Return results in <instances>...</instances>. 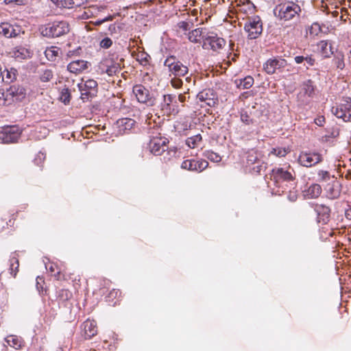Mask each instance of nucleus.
<instances>
[{
    "mask_svg": "<svg viewBox=\"0 0 351 351\" xmlns=\"http://www.w3.org/2000/svg\"><path fill=\"white\" fill-rule=\"evenodd\" d=\"M271 180L274 182L278 192L285 193L291 191L296 186L295 177L289 170L283 168L273 169L271 173Z\"/></svg>",
    "mask_w": 351,
    "mask_h": 351,
    "instance_id": "f257e3e1",
    "label": "nucleus"
},
{
    "mask_svg": "<svg viewBox=\"0 0 351 351\" xmlns=\"http://www.w3.org/2000/svg\"><path fill=\"white\" fill-rule=\"evenodd\" d=\"M40 34L47 38H58L68 34L70 31L69 23L65 21H56L41 25Z\"/></svg>",
    "mask_w": 351,
    "mask_h": 351,
    "instance_id": "f03ea898",
    "label": "nucleus"
},
{
    "mask_svg": "<svg viewBox=\"0 0 351 351\" xmlns=\"http://www.w3.org/2000/svg\"><path fill=\"white\" fill-rule=\"evenodd\" d=\"M301 11L300 7L294 3L281 4L275 10V15L281 20L289 21L293 19Z\"/></svg>",
    "mask_w": 351,
    "mask_h": 351,
    "instance_id": "7ed1b4c3",
    "label": "nucleus"
},
{
    "mask_svg": "<svg viewBox=\"0 0 351 351\" xmlns=\"http://www.w3.org/2000/svg\"><path fill=\"white\" fill-rule=\"evenodd\" d=\"M249 39L257 38L263 32V23L258 16L249 17L244 25Z\"/></svg>",
    "mask_w": 351,
    "mask_h": 351,
    "instance_id": "20e7f679",
    "label": "nucleus"
},
{
    "mask_svg": "<svg viewBox=\"0 0 351 351\" xmlns=\"http://www.w3.org/2000/svg\"><path fill=\"white\" fill-rule=\"evenodd\" d=\"M20 136L21 132L16 125H5L0 128V142L2 143H15Z\"/></svg>",
    "mask_w": 351,
    "mask_h": 351,
    "instance_id": "39448f33",
    "label": "nucleus"
},
{
    "mask_svg": "<svg viewBox=\"0 0 351 351\" xmlns=\"http://www.w3.org/2000/svg\"><path fill=\"white\" fill-rule=\"evenodd\" d=\"M164 64L165 66L168 67L171 74L176 77L184 76L189 71L188 67L184 65L181 62L176 61L173 56L167 58Z\"/></svg>",
    "mask_w": 351,
    "mask_h": 351,
    "instance_id": "423d86ee",
    "label": "nucleus"
},
{
    "mask_svg": "<svg viewBox=\"0 0 351 351\" xmlns=\"http://www.w3.org/2000/svg\"><path fill=\"white\" fill-rule=\"evenodd\" d=\"M332 112L337 118L343 119L344 121H351V99H343L339 106L332 107Z\"/></svg>",
    "mask_w": 351,
    "mask_h": 351,
    "instance_id": "0eeeda50",
    "label": "nucleus"
},
{
    "mask_svg": "<svg viewBox=\"0 0 351 351\" xmlns=\"http://www.w3.org/2000/svg\"><path fill=\"white\" fill-rule=\"evenodd\" d=\"M77 87L81 93V99L88 100L95 95L97 82L94 80H88L85 82L79 83Z\"/></svg>",
    "mask_w": 351,
    "mask_h": 351,
    "instance_id": "6e6552de",
    "label": "nucleus"
},
{
    "mask_svg": "<svg viewBox=\"0 0 351 351\" xmlns=\"http://www.w3.org/2000/svg\"><path fill=\"white\" fill-rule=\"evenodd\" d=\"M133 93L140 103L146 104L148 106H154L155 99L151 96L149 91L141 84H136L133 87Z\"/></svg>",
    "mask_w": 351,
    "mask_h": 351,
    "instance_id": "1a4fd4ad",
    "label": "nucleus"
},
{
    "mask_svg": "<svg viewBox=\"0 0 351 351\" xmlns=\"http://www.w3.org/2000/svg\"><path fill=\"white\" fill-rule=\"evenodd\" d=\"M315 95V86L311 80L304 82L302 84V91L298 94V101L301 104H307L308 98H312Z\"/></svg>",
    "mask_w": 351,
    "mask_h": 351,
    "instance_id": "9d476101",
    "label": "nucleus"
},
{
    "mask_svg": "<svg viewBox=\"0 0 351 351\" xmlns=\"http://www.w3.org/2000/svg\"><path fill=\"white\" fill-rule=\"evenodd\" d=\"M322 160V156L316 152H302L298 158L299 163L306 167H313Z\"/></svg>",
    "mask_w": 351,
    "mask_h": 351,
    "instance_id": "9b49d317",
    "label": "nucleus"
},
{
    "mask_svg": "<svg viewBox=\"0 0 351 351\" xmlns=\"http://www.w3.org/2000/svg\"><path fill=\"white\" fill-rule=\"evenodd\" d=\"M287 64V60L282 58H269L264 63L263 69L267 74L272 75L277 70L285 68Z\"/></svg>",
    "mask_w": 351,
    "mask_h": 351,
    "instance_id": "f8f14e48",
    "label": "nucleus"
},
{
    "mask_svg": "<svg viewBox=\"0 0 351 351\" xmlns=\"http://www.w3.org/2000/svg\"><path fill=\"white\" fill-rule=\"evenodd\" d=\"M226 40L217 36V35H210L204 40L203 47L208 49L210 47L212 50L217 51L221 49L226 45Z\"/></svg>",
    "mask_w": 351,
    "mask_h": 351,
    "instance_id": "ddd939ff",
    "label": "nucleus"
},
{
    "mask_svg": "<svg viewBox=\"0 0 351 351\" xmlns=\"http://www.w3.org/2000/svg\"><path fill=\"white\" fill-rule=\"evenodd\" d=\"M167 138H156L150 141L149 149L152 154L156 156L161 155L167 149Z\"/></svg>",
    "mask_w": 351,
    "mask_h": 351,
    "instance_id": "4468645a",
    "label": "nucleus"
},
{
    "mask_svg": "<svg viewBox=\"0 0 351 351\" xmlns=\"http://www.w3.org/2000/svg\"><path fill=\"white\" fill-rule=\"evenodd\" d=\"M197 97L210 107L215 106L218 101L215 93L211 89L203 90L197 94Z\"/></svg>",
    "mask_w": 351,
    "mask_h": 351,
    "instance_id": "2eb2a0df",
    "label": "nucleus"
},
{
    "mask_svg": "<svg viewBox=\"0 0 351 351\" xmlns=\"http://www.w3.org/2000/svg\"><path fill=\"white\" fill-rule=\"evenodd\" d=\"M21 32V27L19 25H13L8 23L0 25V34H3L7 38L16 37Z\"/></svg>",
    "mask_w": 351,
    "mask_h": 351,
    "instance_id": "dca6fc26",
    "label": "nucleus"
},
{
    "mask_svg": "<svg viewBox=\"0 0 351 351\" xmlns=\"http://www.w3.org/2000/svg\"><path fill=\"white\" fill-rule=\"evenodd\" d=\"M81 328L85 339H90L97 333L96 322L94 320H86L82 324Z\"/></svg>",
    "mask_w": 351,
    "mask_h": 351,
    "instance_id": "f3484780",
    "label": "nucleus"
},
{
    "mask_svg": "<svg viewBox=\"0 0 351 351\" xmlns=\"http://www.w3.org/2000/svg\"><path fill=\"white\" fill-rule=\"evenodd\" d=\"M89 63L83 60H74L70 62L67 66L69 71L73 73H80L88 67Z\"/></svg>",
    "mask_w": 351,
    "mask_h": 351,
    "instance_id": "a211bd4d",
    "label": "nucleus"
},
{
    "mask_svg": "<svg viewBox=\"0 0 351 351\" xmlns=\"http://www.w3.org/2000/svg\"><path fill=\"white\" fill-rule=\"evenodd\" d=\"M26 95L25 89L19 85L10 86L9 88L6 90V97H15L16 100L22 99Z\"/></svg>",
    "mask_w": 351,
    "mask_h": 351,
    "instance_id": "6ab92c4d",
    "label": "nucleus"
},
{
    "mask_svg": "<svg viewBox=\"0 0 351 351\" xmlns=\"http://www.w3.org/2000/svg\"><path fill=\"white\" fill-rule=\"evenodd\" d=\"M332 183H329L326 186V190L327 192L328 197L330 199H336L340 195V184L335 179V177H332Z\"/></svg>",
    "mask_w": 351,
    "mask_h": 351,
    "instance_id": "aec40b11",
    "label": "nucleus"
},
{
    "mask_svg": "<svg viewBox=\"0 0 351 351\" xmlns=\"http://www.w3.org/2000/svg\"><path fill=\"white\" fill-rule=\"evenodd\" d=\"M135 124V121L130 118L120 119L117 121V125L120 133H125L130 130Z\"/></svg>",
    "mask_w": 351,
    "mask_h": 351,
    "instance_id": "412c9836",
    "label": "nucleus"
},
{
    "mask_svg": "<svg viewBox=\"0 0 351 351\" xmlns=\"http://www.w3.org/2000/svg\"><path fill=\"white\" fill-rule=\"evenodd\" d=\"M318 47L324 58H329L330 56L333 53L331 45H328V42L326 40L320 41L318 43Z\"/></svg>",
    "mask_w": 351,
    "mask_h": 351,
    "instance_id": "4be33fe9",
    "label": "nucleus"
},
{
    "mask_svg": "<svg viewBox=\"0 0 351 351\" xmlns=\"http://www.w3.org/2000/svg\"><path fill=\"white\" fill-rule=\"evenodd\" d=\"M237 86L241 89H248L254 84V78L251 76H247L243 79L236 81Z\"/></svg>",
    "mask_w": 351,
    "mask_h": 351,
    "instance_id": "5701e85b",
    "label": "nucleus"
},
{
    "mask_svg": "<svg viewBox=\"0 0 351 351\" xmlns=\"http://www.w3.org/2000/svg\"><path fill=\"white\" fill-rule=\"evenodd\" d=\"M123 59L121 58L120 60V62H123ZM121 69V62H114L112 61L111 64L110 65L107 66L106 72L108 75L111 76V75L116 74L117 72L120 71Z\"/></svg>",
    "mask_w": 351,
    "mask_h": 351,
    "instance_id": "b1692460",
    "label": "nucleus"
},
{
    "mask_svg": "<svg viewBox=\"0 0 351 351\" xmlns=\"http://www.w3.org/2000/svg\"><path fill=\"white\" fill-rule=\"evenodd\" d=\"M173 103H176V95H165L163 96V102L162 103V110H165L167 111L170 110V106Z\"/></svg>",
    "mask_w": 351,
    "mask_h": 351,
    "instance_id": "393cba45",
    "label": "nucleus"
},
{
    "mask_svg": "<svg viewBox=\"0 0 351 351\" xmlns=\"http://www.w3.org/2000/svg\"><path fill=\"white\" fill-rule=\"evenodd\" d=\"M60 49L56 47L47 48L45 51V55L48 60L55 61L58 56Z\"/></svg>",
    "mask_w": 351,
    "mask_h": 351,
    "instance_id": "a878e982",
    "label": "nucleus"
},
{
    "mask_svg": "<svg viewBox=\"0 0 351 351\" xmlns=\"http://www.w3.org/2000/svg\"><path fill=\"white\" fill-rule=\"evenodd\" d=\"M322 192L321 186L317 184H313L307 190V195L311 198H316L319 196Z\"/></svg>",
    "mask_w": 351,
    "mask_h": 351,
    "instance_id": "bb28decb",
    "label": "nucleus"
},
{
    "mask_svg": "<svg viewBox=\"0 0 351 351\" xmlns=\"http://www.w3.org/2000/svg\"><path fill=\"white\" fill-rule=\"evenodd\" d=\"M5 340L10 346L13 347L15 349H19L21 347L22 341L16 336L10 335L5 339Z\"/></svg>",
    "mask_w": 351,
    "mask_h": 351,
    "instance_id": "cd10ccee",
    "label": "nucleus"
},
{
    "mask_svg": "<svg viewBox=\"0 0 351 351\" xmlns=\"http://www.w3.org/2000/svg\"><path fill=\"white\" fill-rule=\"evenodd\" d=\"M16 70L11 69L10 71L5 69L2 75V80L5 82L9 83L12 82L16 78Z\"/></svg>",
    "mask_w": 351,
    "mask_h": 351,
    "instance_id": "c85d7f7f",
    "label": "nucleus"
},
{
    "mask_svg": "<svg viewBox=\"0 0 351 351\" xmlns=\"http://www.w3.org/2000/svg\"><path fill=\"white\" fill-rule=\"evenodd\" d=\"M202 29L200 28H197L189 33L188 38L191 42L197 43L199 42V38L202 36Z\"/></svg>",
    "mask_w": 351,
    "mask_h": 351,
    "instance_id": "c756f323",
    "label": "nucleus"
},
{
    "mask_svg": "<svg viewBox=\"0 0 351 351\" xmlns=\"http://www.w3.org/2000/svg\"><path fill=\"white\" fill-rule=\"evenodd\" d=\"M202 138L201 134H197L191 137H189L186 140V144L191 148H195L197 146L198 143L201 142Z\"/></svg>",
    "mask_w": 351,
    "mask_h": 351,
    "instance_id": "7c9ffc66",
    "label": "nucleus"
},
{
    "mask_svg": "<svg viewBox=\"0 0 351 351\" xmlns=\"http://www.w3.org/2000/svg\"><path fill=\"white\" fill-rule=\"evenodd\" d=\"M181 168L189 171H196L195 160H184L181 164Z\"/></svg>",
    "mask_w": 351,
    "mask_h": 351,
    "instance_id": "2f4dec72",
    "label": "nucleus"
},
{
    "mask_svg": "<svg viewBox=\"0 0 351 351\" xmlns=\"http://www.w3.org/2000/svg\"><path fill=\"white\" fill-rule=\"evenodd\" d=\"M334 63L336 66L339 69H343L345 67L344 56L341 52H338L334 59Z\"/></svg>",
    "mask_w": 351,
    "mask_h": 351,
    "instance_id": "473e14b6",
    "label": "nucleus"
},
{
    "mask_svg": "<svg viewBox=\"0 0 351 351\" xmlns=\"http://www.w3.org/2000/svg\"><path fill=\"white\" fill-rule=\"evenodd\" d=\"M60 99L64 104H69L71 101V93L68 88L62 89Z\"/></svg>",
    "mask_w": 351,
    "mask_h": 351,
    "instance_id": "72a5a7b5",
    "label": "nucleus"
},
{
    "mask_svg": "<svg viewBox=\"0 0 351 351\" xmlns=\"http://www.w3.org/2000/svg\"><path fill=\"white\" fill-rule=\"evenodd\" d=\"M53 77V71L50 69H46L42 71L40 75V80L43 82H49Z\"/></svg>",
    "mask_w": 351,
    "mask_h": 351,
    "instance_id": "f704fd0d",
    "label": "nucleus"
},
{
    "mask_svg": "<svg viewBox=\"0 0 351 351\" xmlns=\"http://www.w3.org/2000/svg\"><path fill=\"white\" fill-rule=\"evenodd\" d=\"M204 156L208 160H210V161L215 162H218L221 161V156L218 154L215 153L213 151H206L204 153Z\"/></svg>",
    "mask_w": 351,
    "mask_h": 351,
    "instance_id": "c9c22d12",
    "label": "nucleus"
},
{
    "mask_svg": "<svg viewBox=\"0 0 351 351\" xmlns=\"http://www.w3.org/2000/svg\"><path fill=\"white\" fill-rule=\"evenodd\" d=\"M19 266V260L16 257H12L10 259V270H11V274L13 275L14 277L16 275V273L18 271V268Z\"/></svg>",
    "mask_w": 351,
    "mask_h": 351,
    "instance_id": "e433bc0d",
    "label": "nucleus"
},
{
    "mask_svg": "<svg viewBox=\"0 0 351 351\" xmlns=\"http://www.w3.org/2000/svg\"><path fill=\"white\" fill-rule=\"evenodd\" d=\"M195 165L197 168L196 171L200 172L207 168L208 162L205 160H195Z\"/></svg>",
    "mask_w": 351,
    "mask_h": 351,
    "instance_id": "4c0bfd02",
    "label": "nucleus"
},
{
    "mask_svg": "<svg viewBox=\"0 0 351 351\" xmlns=\"http://www.w3.org/2000/svg\"><path fill=\"white\" fill-rule=\"evenodd\" d=\"M318 180L319 182H322V181H328L329 180H330V176L329 174V173L326 171H323V170H320L318 172Z\"/></svg>",
    "mask_w": 351,
    "mask_h": 351,
    "instance_id": "58836bf2",
    "label": "nucleus"
},
{
    "mask_svg": "<svg viewBox=\"0 0 351 351\" xmlns=\"http://www.w3.org/2000/svg\"><path fill=\"white\" fill-rule=\"evenodd\" d=\"M321 31V26L317 23H313L309 29V32L312 35H317Z\"/></svg>",
    "mask_w": 351,
    "mask_h": 351,
    "instance_id": "ea45409f",
    "label": "nucleus"
},
{
    "mask_svg": "<svg viewBox=\"0 0 351 351\" xmlns=\"http://www.w3.org/2000/svg\"><path fill=\"white\" fill-rule=\"evenodd\" d=\"M71 3L72 0H60V2L58 3V7L69 9L73 8L74 7Z\"/></svg>",
    "mask_w": 351,
    "mask_h": 351,
    "instance_id": "a19ab883",
    "label": "nucleus"
},
{
    "mask_svg": "<svg viewBox=\"0 0 351 351\" xmlns=\"http://www.w3.org/2000/svg\"><path fill=\"white\" fill-rule=\"evenodd\" d=\"M112 45V41L109 38H104L103 40H101V41L100 43L101 47L104 48V49H108L109 47H111Z\"/></svg>",
    "mask_w": 351,
    "mask_h": 351,
    "instance_id": "79ce46f5",
    "label": "nucleus"
},
{
    "mask_svg": "<svg viewBox=\"0 0 351 351\" xmlns=\"http://www.w3.org/2000/svg\"><path fill=\"white\" fill-rule=\"evenodd\" d=\"M171 84L175 88H178L182 86V81L178 77L172 78L171 80Z\"/></svg>",
    "mask_w": 351,
    "mask_h": 351,
    "instance_id": "37998d69",
    "label": "nucleus"
},
{
    "mask_svg": "<svg viewBox=\"0 0 351 351\" xmlns=\"http://www.w3.org/2000/svg\"><path fill=\"white\" fill-rule=\"evenodd\" d=\"M241 120L243 123H244L246 125H250L253 123L252 119L250 118V117L246 112L241 113Z\"/></svg>",
    "mask_w": 351,
    "mask_h": 351,
    "instance_id": "c03bdc74",
    "label": "nucleus"
},
{
    "mask_svg": "<svg viewBox=\"0 0 351 351\" xmlns=\"http://www.w3.org/2000/svg\"><path fill=\"white\" fill-rule=\"evenodd\" d=\"M149 58H150V56L148 54L141 53V55L138 56V60L141 62V64H146L148 62Z\"/></svg>",
    "mask_w": 351,
    "mask_h": 351,
    "instance_id": "a18cd8bd",
    "label": "nucleus"
},
{
    "mask_svg": "<svg viewBox=\"0 0 351 351\" xmlns=\"http://www.w3.org/2000/svg\"><path fill=\"white\" fill-rule=\"evenodd\" d=\"M272 153L278 157H283L287 154L285 149L278 148L274 149Z\"/></svg>",
    "mask_w": 351,
    "mask_h": 351,
    "instance_id": "49530a36",
    "label": "nucleus"
},
{
    "mask_svg": "<svg viewBox=\"0 0 351 351\" xmlns=\"http://www.w3.org/2000/svg\"><path fill=\"white\" fill-rule=\"evenodd\" d=\"M8 97H6V92H3L0 90V105H5L8 101Z\"/></svg>",
    "mask_w": 351,
    "mask_h": 351,
    "instance_id": "de8ad7c7",
    "label": "nucleus"
},
{
    "mask_svg": "<svg viewBox=\"0 0 351 351\" xmlns=\"http://www.w3.org/2000/svg\"><path fill=\"white\" fill-rule=\"evenodd\" d=\"M189 25H190L189 23L187 22H185V21H182L178 23L179 27L180 29H182L184 31H186L190 29Z\"/></svg>",
    "mask_w": 351,
    "mask_h": 351,
    "instance_id": "09e8293b",
    "label": "nucleus"
},
{
    "mask_svg": "<svg viewBox=\"0 0 351 351\" xmlns=\"http://www.w3.org/2000/svg\"><path fill=\"white\" fill-rule=\"evenodd\" d=\"M304 61L308 66H313L315 64V62L314 58H313L308 56L305 57Z\"/></svg>",
    "mask_w": 351,
    "mask_h": 351,
    "instance_id": "8fccbe9b",
    "label": "nucleus"
},
{
    "mask_svg": "<svg viewBox=\"0 0 351 351\" xmlns=\"http://www.w3.org/2000/svg\"><path fill=\"white\" fill-rule=\"evenodd\" d=\"M324 121H325V118L323 116H320L315 119V124L319 126H322Z\"/></svg>",
    "mask_w": 351,
    "mask_h": 351,
    "instance_id": "3c124183",
    "label": "nucleus"
},
{
    "mask_svg": "<svg viewBox=\"0 0 351 351\" xmlns=\"http://www.w3.org/2000/svg\"><path fill=\"white\" fill-rule=\"evenodd\" d=\"M86 1V0H72V3H71L73 5V7H80L82 4H84V3Z\"/></svg>",
    "mask_w": 351,
    "mask_h": 351,
    "instance_id": "603ef678",
    "label": "nucleus"
},
{
    "mask_svg": "<svg viewBox=\"0 0 351 351\" xmlns=\"http://www.w3.org/2000/svg\"><path fill=\"white\" fill-rule=\"evenodd\" d=\"M322 209L323 215L324 216H326V219H328L329 216H330V208L326 206H323L322 208Z\"/></svg>",
    "mask_w": 351,
    "mask_h": 351,
    "instance_id": "864d4df0",
    "label": "nucleus"
},
{
    "mask_svg": "<svg viewBox=\"0 0 351 351\" xmlns=\"http://www.w3.org/2000/svg\"><path fill=\"white\" fill-rule=\"evenodd\" d=\"M305 57L303 56H297L294 58L295 62L297 64H301L304 61Z\"/></svg>",
    "mask_w": 351,
    "mask_h": 351,
    "instance_id": "5fc2aeb1",
    "label": "nucleus"
},
{
    "mask_svg": "<svg viewBox=\"0 0 351 351\" xmlns=\"http://www.w3.org/2000/svg\"><path fill=\"white\" fill-rule=\"evenodd\" d=\"M345 215L347 219H351V206L346 210Z\"/></svg>",
    "mask_w": 351,
    "mask_h": 351,
    "instance_id": "6e6d98bb",
    "label": "nucleus"
},
{
    "mask_svg": "<svg viewBox=\"0 0 351 351\" xmlns=\"http://www.w3.org/2000/svg\"><path fill=\"white\" fill-rule=\"evenodd\" d=\"M290 192V195L289 196V198L291 201L293 202V201H295L296 198H297V195L295 193H293L291 191Z\"/></svg>",
    "mask_w": 351,
    "mask_h": 351,
    "instance_id": "4d7b16f0",
    "label": "nucleus"
},
{
    "mask_svg": "<svg viewBox=\"0 0 351 351\" xmlns=\"http://www.w3.org/2000/svg\"><path fill=\"white\" fill-rule=\"evenodd\" d=\"M178 100L181 103L184 102L186 101V96L184 94H180L178 96Z\"/></svg>",
    "mask_w": 351,
    "mask_h": 351,
    "instance_id": "13d9d810",
    "label": "nucleus"
},
{
    "mask_svg": "<svg viewBox=\"0 0 351 351\" xmlns=\"http://www.w3.org/2000/svg\"><path fill=\"white\" fill-rule=\"evenodd\" d=\"M17 0H4L5 4H10L13 2H16Z\"/></svg>",
    "mask_w": 351,
    "mask_h": 351,
    "instance_id": "bf43d9fd",
    "label": "nucleus"
},
{
    "mask_svg": "<svg viewBox=\"0 0 351 351\" xmlns=\"http://www.w3.org/2000/svg\"><path fill=\"white\" fill-rule=\"evenodd\" d=\"M3 74V66L0 64V77H2Z\"/></svg>",
    "mask_w": 351,
    "mask_h": 351,
    "instance_id": "052dcab7",
    "label": "nucleus"
},
{
    "mask_svg": "<svg viewBox=\"0 0 351 351\" xmlns=\"http://www.w3.org/2000/svg\"><path fill=\"white\" fill-rule=\"evenodd\" d=\"M52 2H53L57 6H58V3L60 2V0H51Z\"/></svg>",
    "mask_w": 351,
    "mask_h": 351,
    "instance_id": "680f3d73",
    "label": "nucleus"
},
{
    "mask_svg": "<svg viewBox=\"0 0 351 351\" xmlns=\"http://www.w3.org/2000/svg\"><path fill=\"white\" fill-rule=\"evenodd\" d=\"M186 80L187 82H190L191 80V77H186Z\"/></svg>",
    "mask_w": 351,
    "mask_h": 351,
    "instance_id": "e2e57ef3",
    "label": "nucleus"
},
{
    "mask_svg": "<svg viewBox=\"0 0 351 351\" xmlns=\"http://www.w3.org/2000/svg\"><path fill=\"white\" fill-rule=\"evenodd\" d=\"M106 21H107V19L103 20L102 21H98V22H97V25L101 24L102 22Z\"/></svg>",
    "mask_w": 351,
    "mask_h": 351,
    "instance_id": "0e129e2a",
    "label": "nucleus"
},
{
    "mask_svg": "<svg viewBox=\"0 0 351 351\" xmlns=\"http://www.w3.org/2000/svg\"><path fill=\"white\" fill-rule=\"evenodd\" d=\"M38 280H42V278H40V277L38 276V277H37L36 280L38 281Z\"/></svg>",
    "mask_w": 351,
    "mask_h": 351,
    "instance_id": "69168bd1",
    "label": "nucleus"
},
{
    "mask_svg": "<svg viewBox=\"0 0 351 351\" xmlns=\"http://www.w3.org/2000/svg\"><path fill=\"white\" fill-rule=\"evenodd\" d=\"M39 282H40V280H38V281H37V288H38V285L39 284Z\"/></svg>",
    "mask_w": 351,
    "mask_h": 351,
    "instance_id": "338daca9",
    "label": "nucleus"
}]
</instances>
